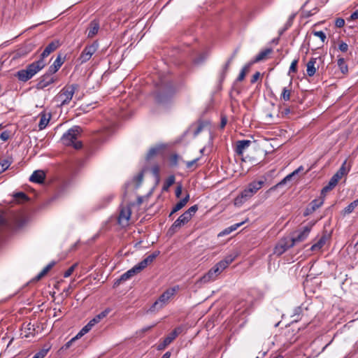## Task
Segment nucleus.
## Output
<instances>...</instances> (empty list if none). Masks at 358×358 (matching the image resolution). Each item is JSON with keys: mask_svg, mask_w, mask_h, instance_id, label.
Instances as JSON below:
<instances>
[{"mask_svg": "<svg viewBox=\"0 0 358 358\" xmlns=\"http://www.w3.org/2000/svg\"><path fill=\"white\" fill-rule=\"evenodd\" d=\"M339 179L334 175L330 178L328 184L324 186L321 190V195L323 196H326V194L329 191L332 190L338 184Z\"/></svg>", "mask_w": 358, "mask_h": 358, "instance_id": "412c9836", "label": "nucleus"}, {"mask_svg": "<svg viewBox=\"0 0 358 358\" xmlns=\"http://www.w3.org/2000/svg\"><path fill=\"white\" fill-rule=\"evenodd\" d=\"M294 17H295V14H292V15L289 16L288 20L287 21V22L285 24V27L284 29L282 31H280V34H282L284 31L287 30L288 28H289L292 25Z\"/></svg>", "mask_w": 358, "mask_h": 358, "instance_id": "5fc2aeb1", "label": "nucleus"}, {"mask_svg": "<svg viewBox=\"0 0 358 358\" xmlns=\"http://www.w3.org/2000/svg\"><path fill=\"white\" fill-rule=\"evenodd\" d=\"M292 178V175H291L290 173L288 174L280 182H279L275 185H274V186L271 187L270 189H268L266 191V194H269L270 192L275 190L278 187L285 185L288 181L291 180Z\"/></svg>", "mask_w": 358, "mask_h": 358, "instance_id": "7c9ffc66", "label": "nucleus"}, {"mask_svg": "<svg viewBox=\"0 0 358 358\" xmlns=\"http://www.w3.org/2000/svg\"><path fill=\"white\" fill-rule=\"evenodd\" d=\"M13 197L17 203H24L29 201V199L28 196L22 192H19L14 194Z\"/></svg>", "mask_w": 358, "mask_h": 358, "instance_id": "e433bc0d", "label": "nucleus"}, {"mask_svg": "<svg viewBox=\"0 0 358 358\" xmlns=\"http://www.w3.org/2000/svg\"><path fill=\"white\" fill-rule=\"evenodd\" d=\"M185 205L181 202V201H178L173 208L171 213L169 214V217H171L173 214L178 212L180 209H182Z\"/></svg>", "mask_w": 358, "mask_h": 358, "instance_id": "8fccbe9b", "label": "nucleus"}, {"mask_svg": "<svg viewBox=\"0 0 358 358\" xmlns=\"http://www.w3.org/2000/svg\"><path fill=\"white\" fill-rule=\"evenodd\" d=\"M99 29V22L96 20L92 21L90 23L89 27L87 28V30H88L87 36L89 38L94 37L98 33Z\"/></svg>", "mask_w": 358, "mask_h": 358, "instance_id": "393cba45", "label": "nucleus"}, {"mask_svg": "<svg viewBox=\"0 0 358 358\" xmlns=\"http://www.w3.org/2000/svg\"><path fill=\"white\" fill-rule=\"evenodd\" d=\"M236 255L230 254L224 257V259L220 261L215 266L218 267L219 271L222 273L228 266L233 262L236 257Z\"/></svg>", "mask_w": 358, "mask_h": 358, "instance_id": "dca6fc26", "label": "nucleus"}, {"mask_svg": "<svg viewBox=\"0 0 358 358\" xmlns=\"http://www.w3.org/2000/svg\"><path fill=\"white\" fill-rule=\"evenodd\" d=\"M50 347L48 346L47 348H43V349H41L40 351H38L37 353H36L35 355L38 357V358H44L46 355L48 354V351L50 350Z\"/></svg>", "mask_w": 358, "mask_h": 358, "instance_id": "3c124183", "label": "nucleus"}, {"mask_svg": "<svg viewBox=\"0 0 358 358\" xmlns=\"http://www.w3.org/2000/svg\"><path fill=\"white\" fill-rule=\"evenodd\" d=\"M78 338H76V336L72 338L70 341H69L64 345L62 346V348H61L62 350H67L69 349L72 343L76 341Z\"/></svg>", "mask_w": 358, "mask_h": 358, "instance_id": "e2e57ef3", "label": "nucleus"}, {"mask_svg": "<svg viewBox=\"0 0 358 358\" xmlns=\"http://www.w3.org/2000/svg\"><path fill=\"white\" fill-rule=\"evenodd\" d=\"M292 90L287 89V87H284L282 89V94L280 95V99L284 100L285 101H287L290 100L291 98Z\"/></svg>", "mask_w": 358, "mask_h": 358, "instance_id": "c03bdc74", "label": "nucleus"}, {"mask_svg": "<svg viewBox=\"0 0 358 358\" xmlns=\"http://www.w3.org/2000/svg\"><path fill=\"white\" fill-rule=\"evenodd\" d=\"M349 171L350 168L347 167V160H345L334 176H337V178L341 180L344 176H346Z\"/></svg>", "mask_w": 358, "mask_h": 358, "instance_id": "c85d7f7f", "label": "nucleus"}, {"mask_svg": "<svg viewBox=\"0 0 358 358\" xmlns=\"http://www.w3.org/2000/svg\"><path fill=\"white\" fill-rule=\"evenodd\" d=\"M338 50L342 52H346L348 50V45L343 41H341L338 44Z\"/></svg>", "mask_w": 358, "mask_h": 358, "instance_id": "13d9d810", "label": "nucleus"}, {"mask_svg": "<svg viewBox=\"0 0 358 358\" xmlns=\"http://www.w3.org/2000/svg\"><path fill=\"white\" fill-rule=\"evenodd\" d=\"M46 66L45 62L35 61L28 64L25 69L19 70L15 73V77L20 82L26 83Z\"/></svg>", "mask_w": 358, "mask_h": 358, "instance_id": "f03ea898", "label": "nucleus"}, {"mask_svg": "<svg viewBox=\"0 0 358 358\" xmlns=\"http://www.w3.org/2000/svg\"><path fill=\"white\" fill-rule=\"evenodd\" d=\"M131 275L129 273L128 271L124 273L122 275H120V277L118 279H116L114 282V287H117L120 285L122 282H124L126 280H128L131 278Z\"/></svg>", "mask_w": 358, "mask_h": 358, "instance_id": "a19ab883", "label": "nucleus"}, {"mask_svg": "<svg viewBox=\"0 0 358 358\" xmlns=\"http://www.w3.org/2000/svg\"><path fill=\"white\" fill-rule=\"evenodd\" d=\"M97 48L98 44L96 43H93L91 45H87L82 51L78 58V60L80 61V64H83L89 61L92 56L97 50Z\"/></svg>", "mask_w": 358, "mask_h": 358, "instance_id": "9d476101", "label": "nucleus"}, {"mask_svg": "<svg viewBox=\"0 0 358 358\" xmlns=\"http://www.w3.org/2000/svg\"><path fill=\"white\" fill-rule=\"evenodd\" d=\"M273 50L271 48H266L265 50L261 51L254 59L253 62L257 63L261 61L265 60L268 55L272 52Z\"/></svg>", "mask_w": 358, "mask_h": 358, "instance_id": "cd10ccee", "label": "nucleus"}, {"mask_svg": "<svg viewBox=\"0 0 358 358\" xmlns=\"http://www.w3.org/2000/svg\"><path fill=\"white\" fill-rule=\"evenodd\" d=\"M294 245V243L292 238L285 237L281 238L275 247L274 253L280 256Z\"/></svg>", "mask_w": 358, "mask_h": 358, "instance_id": "6e6552de", "label": "nucleus"}, {"mask_svg": "<svg viewBox=\"0 0 358 358\" xmlns=\"http://www.w3.org/2000/svg\"><path fill=\"white\" fill-rule=\"evenodd\" d=\"M10 137V133L8 131H3L0 135V138L3 141H6Z\"/></svg>", "mask_w": 358, "mask_h": 358, "instance_id": "680f3d73", "label": "nucleus"}, {"mask_svg": "<svg viewBox=\"0 0 358 358\" xmlns=\"http://www.w3.org/2000/svg\"><path fill=\"white\" fill-rule=\"evenodd\" d=\"M180 157L178 154H173L170 157V165L171 166H177Z\"/></svg>", "mask_w": 358, "mask_h": 358, "instance_id": "09e8293b", "label": "nucleus"}, {"mask_svg": "<svg viewBox=\"0 0 358 358\" xmlns=\"http://www.w3.org/2000/svg\"><path fill=\"white\" fill-rule=\"evenodd\" d=\"M220 273L221 272L219 271L218 267L214 266L208 271V273H206L200 278V281L201 282L206 283L211 280H214Z\"/></svg>", "mask_w": 358, "mask_h": 358, "instance_id": "2eb2a0df", "label": "nucleus"}, {"mask_svg": "<svg viewBox=\"0 0 358 358\" xmlns=\"http://www.w3.org/2000/svg\"><path fill=\"white\" fill-rule=\"evenodd\" d=\"M159 166L157 164L154 165L151 169L152 174L157 180L159 179Z\"/></svg>", "mask_w": 358, "mask_h": 358, "instance_id": "6e6d98bb", "label": "nucleus"}, {"mask_svg": "<svg viewBox=\"0 0 358 358\" xmlns=\"http://www.w3.org/2000/svg\"><path fill=\"white\" fill-rule=\"evenodd\" d=\"M14 224L5 215L0 214V232L13 229Z\"/></svg>", "mask_w": 358, "mask_h": 358, "instance_id": "6ab92c4d", "label": "nucleus"}, {"mask_svg": "<svg viewBox=\"0 0 358 358\" xmlns=\"http://www.w3.org/2000/svg\"><path fill=\"white\" fill-rule=\"evenodd\" d=\"M40 116H41V119H40V121L38 123V129H39V130H42V129H45L46 127V126L48 125V124L50 121L51 115L50 113L47 114L45 113H41L40 114Z\"/></svg>", "mask_w": 358, "mask_h": 358, "instance_id": "a878e982", "label": "nucleus"}, {"mask_svg": "<svg viewBox=\"0 0 358 358\" xmlns=\"http://www.w3.org/2000/svg\"><path fill=\"white\" fill-rule=\"evenodd\" d=\"M143 179V173H139L134 178V180L136 182V187L138 188L142 183Z\"/></svg>", "mask_w": 358, "mask_h": 358, "instance_id": "603ef678", "label": "nucleus"}, {"mask_svg": "<svg viewBox=\"0 0 358 358\" xmlns=\"http://www.w3.org/2000/svg\"><path fill=\"white\" fill-rule=\"evenodd\" d=\"M358 206V199L351 202L348 206L343 210V215H348L354 211L355 208Z\"/></svg>", "mask_w": 358, "mask_h": 358, "instance_id": "c9c22d12", "label": "nucleus"}, {"mask_svg": "<svg viewBox=\"0 0 358 358\" xmlns=\"http://www.w3.org/2000/svg\"><path fill=\"white\" fill-rule=\"evenodd\" d=\"M299 62V59H295L292 61L291 63V65L289 66V74L291 73H296L297 71V64Z\"/></svg>", "mask_w": 358, "mask_h": 358, "instance_id": "864d4df0", "label": "nucleus"}, {"mask_svg": "<svg viewBox=\"0 0 358 358\" xmlns=\"http://www.w3.org/2000/svg\"><path fill=\"white\" fill-rule=\"evenodd\" d=\"M227 123V117L225 115H222L220 127L224 129Z\"/></svg>", "mask_w": 358, "mask_h": 358, "instance_id": "338daca9", "label": "nucleus"}, {"mask_svg": "<svg viewBox=\"0 0 358 358\" xmlns=\"http://www.w3.org/2000/svg\"><path fill=\"white\" fill-rule=\"evenodd\" d=\"M11 164V161L4 159L0 161V174L5 171Z\"/></svg>", "mask_w": 358, "mask_h": 358, "instance_id": "a18cd8bd", "label": "nucleus"}, {"mask_svg": "<svg viewBox=\"0 0 358 358\" xmlns=\"http://www.w3.org/2000/svg\"><path fill=\"white\" fill-rule=\"evenodd\" d=\"M78 89V85L77 84H73L64 87L57 96V99L61 101V104L62 106L68 104Z\"/></svg>", "mask_w": 358, "mask_h": 358, "instance_id": "423d86ee", "label": "nucleus"}, {"mask_svg": "<svg viewBox=\"0 0 358 358\" xmlns=\"http://www.w3.org/2000/svg\"><path fill=\"white\" fill-rule=\"evenodd\" d=\"M45 178V173L43 171L36 170L33 172L29 178V180L32 182L42 184L44 182Z\"/></svg>", "mask_w": 358, "mask_h": 358, "instance_id": "aec40b11", "label": "nucleus"}, {"mask_svg": "<svg viewBox=\"0 0 358 358\" xmlns=\"http://www.w3.org/2000/svg\"><path fill=\"white\" fill-rule=\"evenodd\" d=\"M176 289L175 287L169 288L164 292L159 299L150 308V311L154 312L162 308L169 299L175 294Z\"/></svg>", "mask_w": 358, "mask_h": 358, "instance_id": "7ed1b4c3", "label": "nucleus"}, {"mask_svg": "<svg viewBox=\"0 0 358 358\" xmlns=\"http://www.w3.org/2000/svg\"><path fill=\"white\" fill-rule=\"evenodd\" d=\"M317 62V58H314V57H312L310 59V60L308 62L307 64H306V72H307V75L309 76V77H312L315 75V72H316V67H315V64Z\"/></svg>", "mask_w": 358, "mask_h": 358, "instance_id": "b1692460", "label": "nucleus"}, {"mask_svg": "<svg viewBox=\"0 0 358 358\" xmlns=\"http://www.w3.org/2000/svg\"><path fill=\"white\" fill-rule=\"evenodd\" d=\"M327 239L328 236L327 234H323L318 241L311 246L310 250L312 251H315L321 249L326 243Z\"/></svg>", "mask_w": 358, "mask_h": 358, "instance_id": "c756f323", "label": "nucleus"}, {"mask_svg": "<svg viewBox=\"0 0 358 358\" xmlns=\"http://www.w3.org/2000/svg\"><path fill=\"white\" fill-rule=\"evenodd\" d=\"M159 255V251H155L154 252H152V254H150L148 257H146L141 262H140L136 265H135L134 267H132L131 269L128 270L127 271L131 275V277L140 273L145 268H146L149 264L152 263L153 261L156 259V257Z\"/></svg>", "mask_w": 358, "mask_h": 358, "instance_id": "20e7f679", "label": "nucleus"}, {"mask_svg": "<svg viewBox=\"0 0 358 358\" xmlns=\"http://www.w3.org/2000/svg\"><path fill=\"white\" fill-rule=\"evenodd\" d=\"M292 178V175H291L290 173L288 174L280 182H279L275 185H274V186L271 187L270 189H268L266 191V194H269L270 192L275 190L278 187L285 185L288 181L291 180Z\"/></svg>", "mask_w": 358, "mask_h": 358, "instance_id": "2f4dec72", "label": "nucleus"}, {"mask_svg": "<svg viewBox=\"0 0 358 358\" xmlns=\"http://www.w3.org/2000/svg\"><path fill=\"white\" fill-rule=\"evenodd\" d=\"M162 150L163 147L161 145L151 148L146 155V160L149 161L152 159L153 157L160 154L162 152Z\"/></svg>", "mask_w": 358, "mask_h": 358, "instance_id": "bb28decb", "label": "nucleus"}, {"mask_svg": "<svg viewBox=\"0 0 358 358\" xmlns=\"http://www.w3.org/2000/svg\"><path fill=\"white\" fill-rule=\"evenodd\" d=\"M252 142L250 140H241L236 142L235 152L238 155H242L245 149H247Z\"/></svg>", "mask_w": 358, "mask_h": 358, "instance_id": "4be33fe9", "label": "nucleus"}, {"mask_svg": "<svg viewBox=\"0 0 358 358\" xmlns=\"http://www.w3.org/2000/svg\"><path fill=\"white\" fill-rule=\"evenodd\" d=\"M337 64L342 73L345 74L348 72V66L344 58L338 57Z\"/></svg>", "mask_w": 358, "mask_h": 358, "instance_id": "4c0bfd02", "label": "nucleus"}, {"mask_svg": "<svg viewBox=\"0 0 358 358\" xmlns=\"http://www.w3.org/2000/svg\"><path fill=\"white\" fill-rule=\"evenodd\" d=\"M77 266V264H73L71 267H69L64 273V278H68L69 277L72 273L73 272V271L75 270V268H76Z\"/></svg>", "mask_w": 358, "mask_h": 358, "instance_id": "4d7b16f0", "label": "nucleus"}, {"mask_svg": "<svg viewBox=\"0 0 358 358\" xmlns=\"http://www.w3.org/2000/svg\"><path fill=\"white\" fill-rule=\"evenodd\" d=\"M266 182V178L260 180H255L248 184V187L241 193V197L247 200L255 194L259 190Z\"/></svg>", "mask_w": 358, "mask_h": 358, "instance_id": "39448f33", "label": "nucleus"}, {"mask_svg": "<svg viewBox=\"0 0 358 358\" xmlns=\"http://www.w3.org/2000/svg\"><path fill=\"white\" fill-rule=\"evenodd\" d=\"M82 133L83 129L81 127L75 125L62 135L61 141L66 146H72L76 150H80L83 148V143L78 139Z\"/></svg>", "mask_w": 358, "mask_h": 358, "instance_id": "f257e3e1", "label": "nucleus"}, {"mask_svg": "<svg viewBox=\"0 0 358 358\" xmlns=\"http://www.w3.org/2000/svg\"><path fill=\"white\" fill-rule=\"evenodd\" d=\"M92 324L89 322L85 326H84L81 330L78 333V334L76 336V338H80L82 336H83L85 334L88 333L91 329L92 328Z\"/></svg>", "mask_w": 358, "mask_h": 358, "instance_id": "ea45409f", "label": "nucleus"}, {"mask_svg": "<svg viewBox=\"0 0 358 358\" xmlns=\"http://www.w3.org/2000/svg\"><path fill=\"white\" fill-rule=\"evenodd\" d=\"M207 125V122L200 121L198 124L196 126V129L194 131V136L196 137Z\"/></svg>", "mask_w": 358, "mask_h": 358, "instance_id": "de8ad7c7", "label": "nucleus"}, {"mask_svg": "<svg viewBox=\"0 0 358 358\" xmlns=\"http://www.w3.org/2000/svg\"><path fill=\"white\" fill-rule=\"evenodd\" d=\"M198 210V206L194 205L191 206L188 210H187L184 214L186 216H188V217L191 220L192 216L196 213V212Z\"/></svg>", "mask_w": 358, "mask_h": 358, "instance_id": "49530a36", "label": "nucleus"}, {"mask_svg": "<svg viewBox=\"0 0 358 358\" xmlns=\"http://www.w3.org/2000/svg\"><path fill=\"white\" fill-rule=\"evenodd\" d=\"M244 223V222H241L240 223H237V224H235L234 225H231V227H228V228H226L223 231H222L220 235H226V234H229L231 232H232L233 231H235L239 227H241L243 224Z\"/></svg>", "mask_w": 358, "mask_h": 358, "instance_id": "37998d69", "label": "nucleus"}, {"mask_svg": "<svg viewBox=\"0 0 358 358\" xmlns=\"http://www.w3.org/2000/svg\"><path fill=\"white\" fill-rule=\"evenodd\" d=\"M131 214V210L130 207L127 206L125 208H122L120 210V215L118 217V222L120 224H127L129 220L130 219Z\"/></svg>", "mask_w": 358, "mask_h": 358, "instance_id": "a211bd4d", "label": "nucleus"}, {"mask_svg": "<svg viewBox=\"0 0 358 358\" xmlns=\"http://www.w3.org/2000/svg\"><path fill=\"white\" fill-rule=\"evenodd\" d=\"M312 226L313 224L305 226L301 231H299L296 236L292 237V241H294V245L296 243L302 242L307 238L311 231Z\"/></svg>", "mask_w": 358, "mask_h": 358, "instance_id": "4468645a", "label": "nucleus"}, {"mask_svg": "<svg viewBox=\"0 0 358 358\" xmlns=\"http://www.w3.org/2000/svg\"><path fill=\"white\" fill-rule=\"evenodd\" d=\"M231 63V59H228L226 64L224 65L219 76L220 83H222L224 80Z\"/></svg>", "mask_w": 358, "mask_h": 358, "instance_id": "473e14b6", "label": "nucleus"}, {"mask_svg": "<svg viewBox=\"0 0 358 358\" xmlns=\"http://www.w3.org/2000/svg\"><path fill=\"white\" fill-rule=\"evenodd\" d=\"M324 197L325 196L321 195L319 199L313 200L308 205L314 210V211H315L324 203Z\"/></svg>", "mask_w": 358, "mask_h": 358, "instance_id": "72a5a7b5", "label": "nucleus"}, {"mask_svg": "<svg viewBox=\"0 0 358 358\" xmlns=\"http://www.w3.org/2000/svg\"><path fill=\"white\" fill-rule=\"evenodd\" d=\"M200 157H197L192 161H187L185 162L186 167L187 169H191L194 165L196 164V163L199 160Z\"/></svg>", "mask_w": 358, "mask_h": 358, "instance_id": "052dcab7", "label": "nucleus"}, {"mask_svg": "<svg viewBox=\"0 0 358 358\" xmlns=\"http://www.w3.org/2000/svg\"><path fill=\"white\" fill-rule=\"evenodd\" d=\"M314 35L319 37L324 43L327 38L326 34L322 31H316L313 32Z\"/></svg>", "mask_w": 358, "mask_h": 358, "instance_id": "bf43d9fd", "label": "nucleus"}, {"mask_svg": "<svg viewBox=\"0 0 358 358\" xmlns=\"http://www.w3.org/2000/svg\"><path fill=\"white\" fill-rule=\"evenodd\" d=\"M182 185H178L176 187V192H175L176 196L177 198L180 197L181 194H182Z\"/></svg>", "mask_w": 358, "mask_h": 358, "instance_id": "774afa93", "label": "nucleus"}, {"mask_svg": "<svg viewBox=\"0 0 358 358\" xmlns=\"http://www.w3.org/2000/svg\"><path fill=\"white\" fill-rule=\"evenodd\" d=\"M57 80V79L54 74L50 73L47 71L38 79L36 88L37 90H43L50 85L55 83Z\"/></svg>", "mask_w": 358, "mask_h": 358, "instance_id": "1a4fd4ad", "label": "nucleus"}, {"mask_svg": "<svg viewBox=\"0 0 358 358\" xmlns=\"http://www.w3.org/2000/svg\"><path fill=\"white\" fill-rule=\"evenodd\" d=\"M190 219L182 213L171 226L167 231V235L172 236L179 229L187 224Z\"/></svg>", "mask_w": 358, "mask_h": 358, "instance_id": "9b49d317", "label": "nucleus"}, {"mask_svg": "<svg viewBox=\"0 0 358 358\" xmlns=\"http://www.w3.org/2000/svg\"><path fill=\"white\" fill-rule=\"evenodd\" d=\"M174 94V90L171 86L159 89L155 95V101L158 103L164 104L168 103Z\"/></svg>", "mask_w": 358, "mask_h": 358, "instance_id": "0eeeda50", "label": "nucleus"}, {"mask_svg": "<svg viewBox=\"0 0 358 358\" xmlns=\"http://www.w3.org/2000/svg\"><path fill=\"white\" fill-rule=\"evenodd\" d=\"M174 183H175V176L173 175L169 176L163 185V187H162L163 190L168 191L169 187L171 185H173Z\"/></svg>", "mask_w": 358, "mask_h": 358, "instance_id": "79ce46f5", "label": "nucleus"}, {"mask_svg": "<svg viewBox=\"0 0 358 358\" xmlns=\"http://www.w3.org/2000/svg\"><path fill=\"white\" fill-rule=\"evenodd\" d=\"M109 313V310L106 309L103 311H102L101 313L95 316L93 319H92L90 322L92 324V326H94L96 324L100 322L101 319L105 317Z\"/></svg>", "mask_w": 358, "mask_h": 358, "instance_id": "58836bf2", "label": "nucleus"}, {"mask_svg": "<svg viewBox=\"0 0 358 358\" xmlns=\"http://www.w3.org/2000/svg\"><path fill=\"white\" fill-rule=\"evenodd\" d=\"M260 76H261L260 73H259V71H257V72H256V73L252 76V78H251V80H250V83H251L252 84H254L255 83H256V82L258 80V79L259 78Z\"/></svg>", "mask_w": 358, "mask_h": 358, "instance_id": "69168bd1", "label": "nucleus"}, {"mask_svg": "<svg viewBox=\"0 0 358 358\" xmlns=\"http://www.w3.org/2000/svg\"><path fill=\"white\" fill-rule=\"evenodd\" d=\"M39 327V324H32L31 322L23 323L22 328L24 329V337L29 338L30 336H34L37 333L36 329Z\"/></svg>", "mask_w": 358, "mask_h": 358, "instance_id": "f3484780", "label": "nucleus"}, {"mask_svg": "<svg viewBox=\"0 0 358 358\" xmlns=\"http://www.w3.org/2000/svg\"><path fill=\"white\" fill-rule=\"evenodd\" d=\"M335 25L338 28H341L345 25V20L343 18H337L335 21Z\"/></svg>", "mask_w": 358, "mask_h": 358, "instance_id": "0e129e2a", "label": "nucleus"}, {"mask_svg": "<svg viewBox=\"0 0 358 358\" xmlns=\"http://www.w3.org/2000/svg\"><path fill=\"white\" fill-rule=\"evenodd\" d=\"M64 62V61L62 59L61 55H58L53 64L48 68V72L55 74L60 69Z\"/></svg>", "mask_w": 358, "mask_h": 358, "instance_id": "5701e85b", "label": "nucleus"}, {"mask_svg": "<svg viewBox=\"0 0 358 358\" xmlns=\"http://www.w3.org/2000/svg\"><path fill=\"white\" fill-rule=\"evenodd\" d=\"M303 314V310L301 306H297L294 309L293 315H292V317L293 318V322H298L301 320V316Z\"/></svg>", "mask_w": 358, "mask_h": 358, "instance_id": "f704fd0d", "label": "nucleus"}, {"mask_svg": "<svg viewBox=\"0 0 358 358\" xmlns=\"http://www.w3.org/2000/svg\"><path fill=\"white\" fill-rule=\"evenodd\" d=\"M59 46V42L58 41H52L50 42L44 49L43 52L40 55V58L38 59V61H42L45 62V58L47 57L56 50Z\"/></svg>", "mask_w": 358, "mask_h": 358, "instance_id": "ddd939ff", "label": "nucleus"}, {"mask_svg": "<svg viewBox=\"0 0 358 358\" xmlns=\"http://www.w3.org/2000/svg\"><path fill=\"white\" fill-rule=\"evenodd\" d=\"M182 327H178L174 329L157 346V350H162L171 343H172L176 338L182 332Z\"/></svg>", "mask_w": 358, "mask_h": 358, "instance_id": "f8f14e48", "label": "nucleus"}]
</instances>
